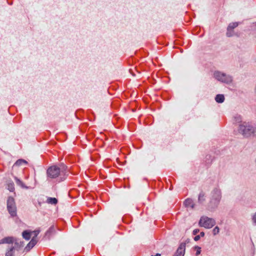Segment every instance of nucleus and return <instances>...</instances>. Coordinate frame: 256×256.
Returning <instances> with one entry per match:
<instances>
[{"label":"nucleus","mask_w":256,"mask_h":256,"mask_svg":"<svg viewBox=\"0 0 256 256\" xmlns=\"http://www.w3.org/2000/svg\"><path fill=\"white\" fill-rule=\"evenodd\" d=\"M206 200V195L205 194L202 192L200 193L198 198V202L200 204H203Z\"/></svg>","instance_id":"f8f14e48"},{"label":"nucleus","mask_w":256,"mask_h":256,"mask_svg":"<svg viewBox=\"0 0 256 256\" xmlns=\"http://www.w3.org/2000/svg\"><path fill=\"white\" fill-rule=\"evenodd\" d=\"M186 243H181L174 256H184L185 252Z\"/></svg>","instance_id":"0eeeda50"},{"label":"nucleus","mask_w":256,"mask_h":256,"mask_svg":"<svg viewBox=\"0 0 256 256\" xmlns=\"http://www.w3.org/2000/svg\"><path fill=\"white\" fill-rule=\"evenodd\" d=\"M221 198L220 190L218 188H214L211 192L208 207L211 209L216 208L220 204Z\"/></svg>","instance_id":"f03ea898"},{"label":"nucleus","mask_w":256,"mask_h":256,"mask_svg":"<svg viewBox=\"0 0 256 256\" xmlns=\"http://www.w3.org/2000/svg\"><path fill=\"white\" fill-rule=\"evenodd\" d=\"M220 232V228L216 226L212 230V234L214 236L218 234Z\"/></svg>","instance_id":"b1692460"},{"label":"nucleus","mask_w":256,"mask_h":256,"mask_svg":"<svg viewBox=\"0 0 256 256\" xmlns=\"http://www.w3.org/2000/svg\"><path fill=\"white\" fill-rule=\"evenodd\" d=\"M14 179L16 180V184L20 186L22 188H26V186L24 185V184H23V182L20 179H18L16 177L14 178Z\"/></svg>","instance_id":"aec40b11"},{"label":"nucleus","mask_w":256,"mask_h":256,"mask_svg":"<svg viewBox=\"0 0 256 256\" xmlns=\"http://www.w3.org/2000/svg\"><path fill=\"white\" fill-rule=\"evenodd\" d=\"M234 120L236 122H242V118L240 115L236 114L234 117Z\"/></svg>","instance_id":"5701e85b"},{"label":"nucleus","mask_w":256,"mask_h":256,"mask_svg":"<svg viewBox=\"0 0 256 256\" xmlns=\"http://www.w3.org/2000/svg\"><path fill=\"white\" fill-rule=\"evenodd\" d=\"M214 77L218 81L227 84L231 83L232 81V78L230 76L220 71L214 72Z\"/></svg>","instance_id":"39448f33"},{"label":"nucleus","mask_w":256,"mask_h":256,"mask_svg":"<svg viewBox=\"0 0 256 256\" xmlns=\"http://www.w3.org/2000/svg\"><path fill=\"white\" fill-rule=\"evenodd\" d=\"M55 232V230L54 226H51L49 229L47 230L46 235L50 236L51 234Z\"/></svg>","instance_id":"f3484780"},{"label":"nucleus","mask_w":256,"mask_h":256,"mask_svg":"<svg viewBox=\"0 0 256 256\" xmlns=\"http://www.w3.org/2000/svg\"><path fill=\"white\" fill-rule=\"evenodd\" d=\"M252 223L256 225V212L252 214Z\"/></svg>","instance_id":"393cba45"},{"label":"nucleus","mask_w":256,"mask_h":256,"mask_svg":"<svg viewBox=\"0 0 256 256\" xmlns=\"http://www.w3.org/2000/svg\"><path fill=\"white\" fill-rule=\"evenodd\" d=\"M22 236L24 239L29 240L31 237V233L25 230L22 232Z\"/></svg>","instance_id":"dca6fc26"},{"label":"nucleus","mask_w":256,"mask_h":256,"mask_svg":"<svg viewBox=\"0 0 256 256\" xmlns=\"http://www.w3.org/2000/svg\"><path fill=\"white\" fill-rule=\"evenodd\" d=\"M7 208L12 216L14 217L16 215V206L14 198L9 197L7 200Z\"/></svg>","instance_id":"423d86ee"},{"label":"nucleus","mask_w":256,"mask_h":256,"mask_svg":"<svg viewBox=\"0 0 256 256\" xmlns=\"http://www.w3.org/2000/svg\"><path fill=\"white\" fill-rule=\"evenodd\" d=\"M216 224V220L206 216H202L200 218L198 224L201 227L210 229L212 228Z\"/></svg>","instance_id":"20e7f679"},{"label":"nucleus","mask_w":256,"mask_h":256,"mask_svg":"<svg viewBox=\"0 0 256 256\" xmlns=\"http://www.w3.org/2000/svg\"><path fill=\"white\" fill-rule=\"evenodd\" d=\"M40 232V231L39 230H36L32 232V233H33L34 234V236H33V238H37V236L38 234Z\"/></svg>","instance_id":"a878e982"},{"label":"nucleus","mask_w":256,"mask_h":256,"mask_svg":"<svg viewBox=\"0 0 256 256\" xmlns=\"http://www.w3.org/2000/svg\"><path fill=\"white\" fill-rule=\"evenodd\" d=\"M160 256V254H156L155 256Z\"/></svg>","instance_id":"7c9ffc66"},{"label":"nucleus","mask_w":256,"mask_h":256,"mask_svg":"<svg viewBox=\"0 0 256 256\" xmlns=\"http://www.w3.org/2000/svg\"><path fill=\"white\" fill-rule=\"evenodd\" d=\"M14 247H12L8 250L6 254V256H14Z\"/></svg>","instance_id":"a211bd4d"},{"label":"nucleus","mask_w":256,"mask_h":256,"mask_svg":"<svg viewBox=\"0 0 256 256\" xmlns=\"http://www.w3.org/2000/svg\"><path fill=\"white\" fill-rule=\"evenodd\" d=\"M200 236L199 235H198V236H196L194 238V240L195 241H198L200 240Z\"/></svg>","instance_id":"c85d7f7f"},{"label":"nucleus","mask_w":256,"mask_h":256,"mask_svg":"<svg viewBox=\"0 0 256 256\" xmlns=\"http://www.w3.org/2000/svg\"><path fill=\"white\" fill-rule=\"evenodd\" d=\"M215 100L218 103H222L224 100V96L223 94H217L215 97Z\"/></svg>","instance_id":"ddd939ff"},{"label":"nucleus","mask_w":256,"mask_h":256,"mask_svg":"<svg viewBox=\"0 0 256 256\" xmlns=\"http://www.w3.org/2000/svg\"><path fill=\"white\" fill-rule=\"evenodd\" d=\"M38 238H32L31 240L29 242V243L27 244V246L24 248V250L28 252L31 248H32L37 243Z\"/></svg>","instance_id":"6e6552de"},{"label":"nucleus","mask_w":256,"mask_h":256,"mask_svg":"<svg viewBox=\"0 0 256 256\" xmlns=\"http://www.w3.org/2000/svg\"><path fill=\"white\" fill-rule=\"evenodd\" d=\"M15 240V238L12 236L5 237L0 240V244H12Z\"/></svg>","instance_id":"1a4fd4ad"},{"label":"nucleus","mask_w":256,"mask_h":256,"mask_svg":"<svg viewBox=\"0 0 256 256\" xmlns=\"http://www.w3.org/2000/svg\"><path fill=\"white\" fill-rule=\"evenodd\" d=\"M238 132L245 137H249L254 134L256 128L248 122H244L240 124Z\"/></svg>","instance_id":"7ed1b4c3"},{"label":"nucleus","mask_w":256,"mask_h":256,"mask_svg":"<svg viewBox=\"0 0 256 256\" xmlns=\"http://www.w3.org/2000/svg\"><path fill=\"white\" fill-rule=\"evenodd\" d=\"M196 248H197V250L196 252V255L198 256L200 254L201 252V248L200 247H198V246L195 247Z\"/></svg>","instance_id":"bb28decb"},{"label":"nucleus","mask_w":256,"mask_h":256,"mask_svg":"<svg viewBox=\"0 0 256 256\" xmlns=\"http://www.w3.org/2000/svg\"><path fill=\"white\" fill-rule=\"evenodd\" d=\"M46 202L50 204H56L58 203V200L55 198H48Z\"/></svg>","instance_id":"4468645a"},{"label":"nucleus","mask_w":256,"mask_h":256,"mask_svg":"<svg viewBox=\"0 0 256 256\" xmlns=\"http://www.w3.org/2000/svg\"><path fill=\"white\" fill-rule=\"evenodd\" d=\"M238 22H232L229 24L228 26V28L229 29L234 30V28L237 27L238 26Z\"/></svg>","instance_id":"6ab92c4d"},{"label":"nucleus","mask_w":256,"mask_h":256,"mask_svg":"<svg viewBox=\"0 0 256 256\" xmlns=\"http://www.w3.org/2000/svg\"><path fill=\"white\" fill-rule=\"evenodd\" d=\"M199 232L198 229H195L193 231V234L196 235Z\"/></svg>","instance_id":"cd10ccee"},{"label":"nucleus","mask_w":256,"mask_h":256,"mask_svg":"<svg viewBox=\"0 0 256 256\" xmlns=\"http://www.w3.org/2000/svg\"><path fill=\"white\" fill-rule=\"evenodd\" d=\"M184 204L186 207H190L192 208H194V206L192 200L190 198H187L186 200L184 202Z\"/></svg>","instance_id":"9b49d317"},{"label":"nucleus","mask_w":256,"mask_h":256,"mask_svg":"<svg viewBox=\"0 0 256 256\" xmlns=\"http://www.w3.org/2000/svg\"><path fill=\"white\" fill-rule=\"evenodd\" d=\"M8 190L10 192H13L14 190V184L13 182H10L8 184Z\"/></svg>","instance_id":"4be33fe9"},{"label":"nucleus","mask_w":256,"mask_h":256,"mask_svg":"<svg viewBox=\"0 0 256 256\" xmlns=\"http://www.w3.org/2000/svg\"><path fill=\"white\" fill-rule=\"evenodd\" d=\"M254 162H256V158L255 159Z\"/></svg>","instance_id":"2f4dec72"},{"label":"nucleus","mask_w":256,"mask_h":256,"mask_svg":"<svg viewBox=\"0 0 256 256\" xmlns=\"http://www.w3.org/2000/svg\"><path fill=\"white\" fill-rule=\"evenodd\" d=\"M200 236V237L202 236V237H203L204 236V232H202L200 233V234L199 235Z\"/></svg>","instance_id":"c756f323"},{"label":"nucleus","mask_w":256,"mask_h":256,"mask_svg":"<svg viewBox=\"0 0 256 256\" xmlns=\"http://www.w3.org/2000/svg\"><path fill=\"white\" fill-rule=\"evenodd\" d=\"M27 162L22 159L18 160L14 164V165L17 166H20L22 165H26Z\"/></svg>","instance_id":"2eb2a0df"},{"label":"nucleus","mask_w":256,"mask_h":256,"mask_svg":"<svg viewBox=\"0 0 256 256\" xmlns=\"http://www.w3.org/2000/svg\"><path fill=\"white\" fill-rule=\"evenodd\" d=\"M226 35L228 37H231L234 36V31L232 29L227 28Z\"/></svg>","instance_id":"412c9836"},{"label":"nucleus","mask_w":256,"mask_h":256,"mask_svg":"<svg viewBox=\"0 0 256 256\" xmlns=\"http://www.w3.org/2000/svg\"><path fill=\"white\" fill-rule=\"evenodd\" d=\"M14 249L18 250V248H20L21 247H23L24 246V243L23 242L19 241L17 239L15 238V240L14 242Z\"/></svg>","instance_id":"9d476101"},{"label":"nucleus","mask_w":256,"mask_h":256,"mask_svg":"<svg viewBox=\"0 0 256 256\" xmlns=\"http://www.w3.org/2000/svg\"><path fill=\"white\" fill-rule=\"evenodd\" d=\"M68 167L64 164H61L60 167L56 166H52L47 170L48 176L52 178H56L60 175H65Z\"/></svg>","instance_id":"f257e3e1"}]
</instances>
